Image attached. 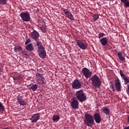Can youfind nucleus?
Returning a JSON list of instances; mask_svg holds the SVG:
<instances>
[{
	"label": "nucleus",
	"mask_w": 129,
	"mask_h": 129,
	"mask_svg": "<svg viewBox=\"0 0 129 129\" xmlns=\"http://www.w3.org/2000/svg\"><path fill=\"white\" fill-rule=\"evenodd\" d=\"M36 47H37V52L38 55L41 59H45L47 56V53L46 52V49L44 48L41 42H36Z\"/></svg>",
	"instance_id": "nucleus-1"
},
{
	"label": "nucleus",
	"mask_w": 129,
	"mask_h": 129,
	"mask_svg": "<svg viewBox=\"0 0 129 129\" xmlns=\"http://www.w3.org/2000/svg\"><path fill=\"white\" fill-rule=\"evenodd\" d=\"M35 77L36 83L38 84V85H45V84H46V80L45 79V77H44L43 74L36 73Z\"/></svg>",
	"instance_id": "nucleus-2"
},
{
	"label": "nucleus",
	"mask_w": 129,
	"mask_h": 129,
	"mask_svg": "<svg viewBox=\"0 0 129 129\" xmlns=\"http://www.w3.org/2000/svg\"><path fill=\"white\" fill-rule=\"evenodd\" d=\"M92 81L93 86L96 88H99L101 85V80L99 78V77L96 74L93 76L90 79Z\"/></svg>",
	"instance_id": "nucleus-3"
},
{
	"label": "nucleus",
	"mask_w": 129,
	"mask_h": 129,
	"mask_svg": "<svg viewBox=\"0 0 129 129\" xmlns=\"http://www.w3.org/2000/svg\"><path fill=\"white\" fill-rule=\"evenodd\" d=\"M76 98L80 101V102H84L86 100L87 97L85 95V93L82 90L77 91L75 93Z\"/></svg>",
	"instance_id": "nucleus-4"
},
{
	"label": "nucleus",
	"mask_w": 129,
	"mask_h": 129,
	"mask_svg": "<svg viewBox=\"0 0 129 129\" xmlns=\"http://www.w3.org/2000/svg\"><path fill=\"white\" fill-rule=\"evenodd\" d=\"M85 123L88 126H92L94 123L93 117L90 114L86 113L85 114Z\"/></svg>",
	"instance_id": "nucleus-5"
},
{
	"label": "nucleus",
	"mask_w": 129,
	"mask_h": 129,
	"mask_svg": "<svg viewBox=\"0 0 129 129\" xmlns=\"http://www.w3.org/2000/svg\"><path fill=\"white\" fill-rule=\"evenodd\" d=\"M20 17L23 22H30L31 21V16L30 15V13L28 12H22L20 14Z\"/></svg>",
	"instance_id": "nucleus-6"
},
{
	"label": "nucleus",
	"mask_w": 129,
	"mask_h": 129,
	"mask_svg": "<svg viewBox=\"0 0 129 129\" xmlns=\"http://www.w3.org/2000/svg\"><path fill=\"white\" fill-rule=\"evenodd\" d=\"M82 73L84 76L87 79L90 78L92 75V72L86 68H84L82 70Z\"/></svg>",
	"instance_id": "nucleus-7"
},
{
	"label": "nucleus",
	"mask_w": 129,
	"mask_h": 129,
	"mask_svg": "<svg viewBox=\"0 0 129 129\" xmlns=\"http://www.w3.org/2000/svg\"><path fill=\"white\" fill-rule=\"evenodd\" d=\"M62 12L64 15H66V17L68 18V19H69L71 21H74V17L71 12L69 11V9L62 8Z\"/></svg>",
	"instance_id": "nucleus-8"
},
{
	"label": "nucleus",
	"mask_w": 129,
	"mask_h": 129,
	"mask_svg": "<svg viewBox=\"0 0 129 129\" xmlns=\"http://www.w3.org/2000/svg\"><path fill=\"white\" fill-rule=\"evenodd\" d=\"M80 81L75 79L72 83V87L73 89H80L82 86Z\"/></svg>",
	"instance_id": "nucleus-9"
},
{
	"label": "nucleus",
	"mask_w": 129,
	"mask_h": 129,
	"mask_svg": "<svg viewBox=\"0 0 129 129\" xmlns=\"http://www.w3.org/2000/svg\"><path fill=\"white\" fill-rule=\"evenodd\" d=\"M30 36L32 39L34 40V41H36V44L37 42H39L38 41V39L40 38V34H39V32H38L37 31L33 30V31L31 32Z\"/></svg>",
	"instance_id": "nucleus-10"
},
{
	"label": "nucleus",
	"mask_w": 129,
	"mask_h": 129,
	"mask_svg": "<svg viewBox=\"0 0 129 129\" xmlns=\"http://www.w3.org/2000/svg\"><path fill=\"white\" fill-rule=\"evenodd\" d=\"M76 43L78 47L82 50H86L87 49V43H84L80 40H76Z\"/></svg>",
	"instance_id": "nucleus-11"
},
{
	"label": "nucleus",
	"mask_w": 129,
	"mask_h": 129,
	"mask_svg": "<svg viewBox=\"0 0 129 129\" xmlns=\"http://www.w3.org/2000/svg\"><path fill=\"white\" fill-rule=\"evenodd\" d=\"M79 104V103L78 102V100L76 97L73 98L72 99L71 106L72 107H73V108H75V109H78Z\"/></svg>",
	"instance_id": "nucleus-12"
},
{
	"label": "nucleus",
	"mask_w": 129,
	"mask_h": 129,
	"mask_svg": "<svg viewBox=\"0 0 129 129\" xmlns=\"http://www.w3.org/2000/svg\"><path fill=\"white\" fill-rule=\"evenodd\" d=\"M115 81L116 90H117L118 92H120V91H121V84L120 83V81L119 79H117Z\"/></svg>",
	"instance_id": "nucleus-13"
},
{
	"label": "nucleus",
	"mask_w": 129,
	"mask_h": 129,
	"mask_svg": "<svg viewBox=\"0 0 129 129\" xmlns=\"http://www.w3.org/2000/svg\"><path fill=\"white\" fill-rule=\"evenodd\" d=\"M17 100L21 106H24V105H27V103L26 101H25V100H24V99H23V96L18 95L17 97Z\"/></svg>",
	"instance_id": "nucleus-14"
},
{
	"label": "nucleus",
	"mask_w": 129,
	"mask_h": 129,
	"mask_svg": "<svg viewBox=\"0 0 129 129\" xmlns=\"http://www.w3.org/2000/svg\"><path fill=\"white\" fill-rule=\"evenodd\" d=\"M40 119V113L34 114L31 116L30 120L31 122H37Z\"/></svg>",
	"instance_id": "nucleus-15"
},
{
	"label": "nucleus",
	"mask_w": 129,
	"mask_h": 129,
	"mask_svg": "<svg viewBox=\"0 0 129 129\" xmlns=\"http://www.w3.org/2000/svg\"><path fill=\"white\" fill-rule=\"evenodd\" d=\"M120 75L122 79H123L124 81L125 85H126L128 83H129V78L125 77L124 74L122 73V70H120L119 71Z\"/></svg>",
	"instance_id": "nucleus-16"
},
{
	"label": "nucleus",
	"mask_w": 129,
	"mask_h": 129,
	"mask_svg": "<svg viewBox=\"0 0 129 129\" xmlns=\"http://www.w3.org/2000/svg\"><path fill=\"white\" fill-rule=\"evenodd\" d=\"M94 119L97 123H100L101 122V117H100V114L98 113H96L94 115Z\"/></svg>",
	"instance_id": "nucleus-17"
},
{
	"label": "nucleus",
	"mask_w": 129,
	"mask_h": 129,
	"mask_svg": "<svg viewBox=\"0 0 129 129\" xmlns=\"http://www.w3.org/2000/svg\"><path fill=\"white\" fill-rule=\"evenodd\" d=\"M100 43L102 46H106L107 43H108V40L106 37H104L100 39Z\"/></svg>",
	"instance_id": "nucleus-18"
},
{
	"label": "nucleus",
	"mask_w": 129,
	"mask_h": 129,
	"mask_svg": "<svg viewBox=\"0 0 129 129\" xmlns=\"http://www.w3.org/2000/svg\"><path fill=\"white\" fill-rule=\"evenodd\" d=\"M117 56L120 61H122V62H123V61H125V58L124 57V56H122V53L121 52H118L117 53Z\"/></svg>",
	"instance_id": "nucleus-19"
},
{
	"label": "nucleus",
	"mask_w": 129,
	"mask_h": 129,
	"mask_svg": "<svg viewBox=\"0 0 129 129\" xmlns=\"http://www.w3.org/2000/svg\"><path fill=\"white\" fill-rule=\"evenodd\" d=\"M29 86L30 87V89H31V90H33V91H36V90L38 89V86L37 84H31Z\"/></svg>",
	"instance_id": "nucleus-20"
},
{
	"label": "nucleus",
	"mask_w": 129,
	"mask_h": 129,
	"mask_svg": "<svg viewBox=\"0 0 129 129\" xmlns=\"http://www.w3.org/2000/svg\"><path fill=\"white\" fill-rule=\"evenodd\" d=\"M26 49L27 51H34V47H33V44L30 43L26 46Z\"/></svg>",
	"instance_id": "nucleus-21"
},
{
	"label": "nucleus",
	"mask_w": 129,
	"mask_h": 129,
	"mask_svg": "<svg viewBox=\"0 0 129 129\" xmlns=\"http://www.w3.org/2000/svg\"><path fill=\"white\" fill-rule=\"evenodd\" d=\"M53 121H59L60 120V116L58 115H54L52 116Z\"/></svg>",
	"instance_id": "nucleus-22"
},
{
	"label": "nucleus",
	"mask_w": 129,
	"mask_h": 129,
	"mask_svg": "<svg viewBox=\"0 0 129 129\" xmlns=\"http://www.w3.org/2000/svg\"><path fill=\"white\" fill-rule=\"evenodd\" d=\"M102 111L103 112H104V113L106 114V115H108V114H109L110 113L109 109L107 108H104V109H103Z\"/></svg>",
	"instance_id": "nucleus-23"
},
{
	"label": "nucleus",
	"mask_w": 129,
	"mask_h": 129,
	"mask_svg": "<svg viewBox=\"0 0 129 129\" xmlns=\"http://www.w3.org/2000/svg\"><path fill=\"white\" fill-rule=\"evenodd\" d=\"M22 50V47L21 46H15L14 48L15 52H20Z\"/></svg>",
	"instance_id": "nucleus-24"
},
{
	"label": "nucleus",
	"mask_w": 129,
	"mask_h": 129,
	"mask_svg": "<svg viewBox=\"0 0 129 129\" xmlns=\"http://www.w3.org/2000/svg\"><path fill=\"white\" fill-rule=\"evenodd\" d=\"M98 19H99V16H98V14H95L93 16V21H94V22H95L96 21H97V20H98Z\"/></svg>",
	"instance_id": "nucleus-25"
},
{
	"label": "nucleus",
	"mask_w": 129,
	"mask_h": 129,
	"mask_svg": "<svg viewBox=\"0 0 129 129\" xmlns=\"http://www.w3.org/2000/svg\"><path fill=\"white\" fill-rule=\"evenodd\" d=\"M105 36H106V35H105V34H104L103 33H100L98 35V38L101 39V38H103Z\"/></svg>",
	"instance_id": "nucleus-26"
},
{
	"label": "nucleus",
	"mask_w": 129,
	"mask_h": 129,
	"mask_svg": "<svg viewBox=\"0 0 129 129\" xmlns=\"http://www.w3.org/2000/svg\"><path fill=\"white\" fill-rule=\"evenodd\" d=\"M4 110H5V106H4L3 103L0 102V112L4 111Z\"/></svg>",
	"instance_id": "nucleus-27"
},
{
	"label": "nucleus",
	"mask_w": 129,
	"mask_h": 129,
	"mask_svg": "<svg viewBox=\"0 0 129 129\" xmlns=\"http://www.w3.org/2000/svg\"><path fill=\"white\" fill-rule=\"evenodd\" d=\"M123 4H124V8H129V1H125Z\"/></svg>",
	"instance_id": "nucleus-28"
},
{
	"label": "nucleus",
	"mask_w": 129,
	"mask_h": 129,
	"mask_svg": "<svg viewBox=\"0 0 129 129\" xmlns=\"http://www.w3.org/2000/svg\"><path fill=\"white\" fill-rule=\"evenodd\" d=\"M41 32H42V33H46L47 32V29H46V28L44 27L43 28H40Z\"/></svg>",
	"instance_id": "nucleus-29"
},
{
	"label": "nucleus",
	"mask_w": 129,
	"mask_h": 129,
	"mask_svg": "<svg viewBox=\"0 0 129 129\" xmlns=\"http://www.w3.org/2000/svg\"><path fill=\"white\" fill-rule=\"evenodd\" d=\"M8 0H0V4L1 5H6Z\"/></svg>",
	"instance_id": "nucleus-30"
},
{
	"label": "nucleus",
	"mask_w": 129,
	"mask_h": 129,
	"mask_svg": "<svg viewBox=\"0 0 129 129\" xmlns=\"http://www.w3.org/2000/svg\"><path fill=\"white\" fill-rule=\"evenodd\" d=\"M31 42H32V41H31V39L28 38L26 40V41L25 42V45H28V44H29V43H31Z\"/></svg>",
	"instance_id": "nucleus-31"
},
{
	"label": "nucleus",
	"mask_w": 129,
	"mask_h": 129,
	"mask_svg": "<svg viewBox=\"0 0 129 129\" xmlns=\"http://www.w3.org/2000/svg\"><path fill=\"white\" fill-rule=\"evenodd\" d=\"M110 88L112 90V91H115V90H114V88L113 87V85H112V84L110 85Z\"/></svg>",
	"instance_id": "nucleus-32"
},
{
	"label": "nucleus",
	"mask_w": 129,
	"mask_h": 129,
	"mask_svg": "<svg viewBox=\"0 0 129 129\" xmlns=\"http://www.w3.org/2000/svg\"><path fill=\"white\" fill-rule=\"evenodd\" d=\"M120 1H121V2L123 3V4L124 3H125V2H126L127 0H120Z\"/></svg>",
	"instance_id": "nucleus-33"
},
{
	"label": "nucleus",
	"mask_w": 129,
	"mask_h": 129,
	"mask_svg": "<svg viewBox=\"0 0 129 129\" xmlns=\"http://www.w3.org/2000/svg\"><path fill=\"white\" fill-rule=\"evenodd\" d=\"M42 24H43V26H46V23H45L44 21H42Z\"/></svg>",
	"instance_id": "nucleus-34"
},
{
	"label": "nucleus",
	"mask_w": 129,
	"mask_h": 129,
	"mask_svg": "<svg viewBox=\"0 0 129 129\" xmlns=\"http://www.w3.org/2000/svg\"><path fill=\"white\" fill-rule=\"evenodd\" d=\"M103 1H106L107 2H113V1H114V0H103Z\"/></svg>",
	"instance_id": "nucleus-35"
},
{
	"label": "nucleus",
	"mask_w": 129,
	"mask_h": 129,
	"mask_svg": "<svg viewBox=\"0 0 129 129\" xmlns=\"http://www.w3.org/2000/svg\"><path fill=\"white\" fill-rule=\"evenodd\" d=\"M124 129H129V126H127L126 127H125Z\"/></svg>",
	"instance_id": "nucleus-36"
}]
</instances>
